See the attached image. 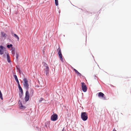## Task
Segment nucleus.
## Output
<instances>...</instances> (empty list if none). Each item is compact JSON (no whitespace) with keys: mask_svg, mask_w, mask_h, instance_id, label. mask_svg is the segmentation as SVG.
<instances>
[{"mask_svg":"<svg viewBox=\"0 0 131 131\" xmlns=\"http://www.w3.org/2000/svg\"><path fill=\"white\" fill-rule=\"evenodd\" d=\"M12 44H10V45H7V47L8 48H10V47H12Z\"/></svg>","mask_w":131,"mask_h":131,"instance_id":"obj_21","label":"nucleus"},{"mask_svg":"<svg viewBox=\"0 0 131 131\" xmlns=\"http://www.w3.org/2000/svg\"><path fill=\"white\" fill-rule=\"evenodd\" d=\"M23 81L24 82L23 85L24 87L27 90H28L29 89V84L28 83V81L27 79L24 78Z\"/></svg>","mask_w":131,"mask_h":131,"instance_id":"obj_2","label":"nucleus"},{"mask_svg":"<svg viewBox=\"0 0 131 131\" xmlns=\"http://www.w3.org/2000/svg\"><path fill=\"white\" fill-rule=\"evenodd\" d=\"M81 117V118L83 121L86 120L88 118L87 114L85 112L82 113Z\"/></svg>","mask_w":131,"mask_h":131,"instance_id":"obj_1","label":"nucleus"},{"mask_svg":"<svg viewBox=\"0 0 131 131\" xmlns=\"http://www.w3.org/2000/svg\"><path fill=\"white\" fill-rule=\"evenodd\" d=\"M55 4L56 6H57L58 5V0H55Z\"/></svg>","mask_w":131,"mask_h":131,"instance_id":"obj_19","label":"nucleus"},{"mask_svg":"<svg viewBox=\"0 0 131 131\" xmlns=\"http://www.w3.org/2000/svg\"><path fill=\"white\" fill-rule=\"evenodd\" d=\"M81 84V87L82 91L84 92H86L87 89V88L84 82H82Z\"/></svg>","mask_w":131,"mask_h":131,"instance_id":"obj_6","label":"nucleus"},{"mask_svg":"<svg viewBox=\"0 0 131 131\" xmlns=\"http://www.w3.org/2000/svg\"><path fill=\"white\" fill-rule=\"evenodd\" d=\"M14 37L16 38L18 41L19 40V37L16 34H14Z\"/></svg>","mask_w":131,"mask_h":131,"instance_id":"obj_18","label":"nucleus"},{"mask_svg":"<svg viewBox=\"0 0 131 131\" xmlns=\"http://www.w3.org/2000/svg\"><path fill=\"white\" fill-rule=\"evenodd\" d=\"M12 53L13 55V56L14 57L15 55V49L14 48H12Z\"/></svg>","mask_w":131,"mask_h":131,"instance_id":"obj_15","label":"nucleus"},{"mask_svg":"<svg viewBox=\"0 0 131 131\" xmlns=\"http://www.w3.org/2000/svg\"><path fill=\"white\" fill-rule=\"evenodd\" d=\"M34 91L33 89H31L30 91V96H33L34 94Z\"/></svg>","mask_w":131,"mask_h":131,"instance_id":"obj_13","label":"nucleus"},{"mask_svg":"<svg viewBox=\"0 0 131 131\" xmlns=\"http://www.w3.org/2000/svg\"><path fill=\"white\" fill-rule=\"evenodd\" d=\"M20 93H19V96H22L23 93V90L22 89L19 90Z\"/></svg>","mask_w":131,"mask_h":131,"instance_id":"obj_17","label":"nucleus"},{"mask_svg":"<svg viewBox=\"0 0 131 131\" xmlns=\"http://www.w3.org/2000/svg\"><path fill=\"white\" fill-rule=\"evenodd\" d=\"M113 131H117L115 128H114L113 130Z\"/></svg>","mask_w":131,"mask_h":131,"instance_id":"obj_25","label":"nucleus"},{"mask_svg":"<svg viewBox=\"0 0 131 131\" xmlns=\"http://www.w3.org/2000/svg\"><path fill=\"white\" fill-rule=\"evenodd\" d=\"M44 66V70L45 71V73L46 75L48 73L49 71V68L47 64L45 63H44L43 64Z\"/></svg>","mask_w":131,"mask_h":131,"instance_id":"obj_3","label":"nucleus"},{"mask_svg":"<svg viewBox=\"0 0 131 131\" xmlns=\"http://www.w3.org/2000/svg\"><path fill=\"white\" fill-rule=\"evenodd\" d=\"M18 103L19 104V106L20 109H24L26 108V107L25 106L23 105L22 104L21 102H20V101H19Z\"/></svg>","mask_w":131,"mask_h":131,"instance_id":"obj_10","label":"nucleus"},{"mask_svg":"<svg viewBox=\"0 0 131 131\" xmlns=\"http://www.w3.org/2000/svg\"><path fill=\"white\" fill-rule=\"evenodd\" d=\"M18 88L19 89V90H20L22 89V88H21V87L20 85L19 84V83H18Z\"/></svg>","mask_w":131,"mask_h":131,"instance_id":"obj_22","label":"nucleus"},{"mask_svg":"<svg viewBox=\"0 0 131 131\" xmlns=\"http://www.w3.org/2000/svg\"><path fill=\"white\" fill-rule=\"evenodd\" d=\"M7 61L8 62L10 63L11 62V60H10V57L8 54V52H7Z\"/></svg>","mask_w":131,"mask_h":131,"instance_id":"obj_11","label":"nucleus"},{"mask_svg":"<svg viewBox=\"0 0 131 131\" xmlns=\"http://www.w3.org/2000/svg\"><path fill=\"white\" fill-rule=\"evenodd\" d=\"M29 99V93L28 90H27L25 93V100L26 102Z\"/></svg>","mask_w":131,"mask_h":131,"instance_id":"obj_8","label":"nucleus"},{"mask_svg":"<svg viewBox=\"0 0 131 131\" xmlns=\"http://www.w3.org/2000/svg\"><path fill=\"white\" fill-rule=\"evenodd\" d=\"M1 35L2 37L4 38H6L7 36L6 34L3 32H1Z\"/></svg>","mask_w":131,"mask_h":131,"instance_id":"obj_12","label":"nucleus"},{"mask_svg":"<svg viewBox=\"0 0 131 131\" xmlns=\"http://www.w3.org/2000/svg\"><path fill=\"white\" fill-rule=\"evenodd\" d=\"M5 49V48L2 46H0V54L1 55L3 54Z\"/></svg>","mask_w":131,"mask_h":131,"instance_id":"obj_9","label":"nucleus"},{"mask_svg":"<svg viewBox=\"0 0 131 131\" xmlns=\"http://www.w3.org/2000/svg\"><path fill=\"white\" fill-rule=\"evenodd\" d=\"M98 96L100 98H101L103 100H106V98L105 95L102 92H100L98 94Z\"/></svg>","mask_w":131,"mask_h":131,"instance_id":"obj_4","label":"nucleus"},{"mask_svg":"<svg viewBox=\"0 0 131 131\" xmlns=\"http://www.w3.org/2000/svg\"><path fill=\"white\" fill-rule=\"evenodd\" d=\"M14 77L15 78L16 81L17 82V83L18 84V83H19V81L17 78V76L16 75H14Z\"/></svg>","mask_w":131,"mask_h":131,"instance_id":"obj_16","label":"nucleus"},{"mask_svg":"<svg viewBox=\"0 0 131 131\" xmlns=\"http://www.w3.org/2000/svg\"><path fill=\"white\" fill-rule=\"evenodd\" d=\"M74 70L75 72V73H77L78 75H79V76H80L81 74L79 72L76 70L75 69H73Z\"/></svg>","mask_w":131,"mask_h":131,"instance_id":"obj_14","label":"nucleus"},{"mask_svg":"<svg viewBox=\"0 0 131 131\" xmlns=\"http://www.w3.org/2000/svg\"><path fill=\"white\" fill-rule=\"evenodd\" d=\"M57 51H58V54L59 56L60 60L62 62L63 61V59L62 57V55L61 54V50L59 46H58V48L57 49Z\"/></svg>","mask_w":131,"mask_h":131,"instance_id":"obj_5","label":"nucleus"},{"mask_svg":"<svg viewBox=\"0 0 131 131\" xmlns=\"http://www.w3.org/2000/svg\"><path fill=\"white\" fill-rule=\"evenodd\" d=\"M16 59L17 60H18V58L19 56V55L17 52H16Z\"/></svg>","mask_w":131,"mask_h":131,"instance_id":"obj_20","label":"nucleus"},{"mask_svg":"<svg viewBox=\"0 0 131 131\" xmlns=\"http://www.w3.org/2000/svg\"><path fill=\"white\" fill-rule=\"evenodd\" d=\"M58 119V115L57 114H54L51 116V121H56Z\"/></svg>","mask_w":131,"mask_h":131,"instance_id":"obj_7","label":"nucleus"},{"mask_svg":"<svg viewBox=\"0 0 131 131\" xmlns=\"http://www.w3.org/2000/svg\"><path fill=\"white\" fill-rule=\"evenodd\" d=\"M16 69L17 70L19 71V72L20 73V74L21 73L20 72V69L17 66L16 67Z\"/></svg>","mask_w":131,"mask_h":131,"instance_id":"obj_23","label":"nucleus"},{"mask_svg":"<svg viewBox=\"0 0 131 131\" xmlns=\"http://www.w3.org/2000/svg\"><path fill=\"white\" fill-rule=\"evenodd\" d=\"M43 100V99L42 98H40V100H39V102H41Z\"/></svg>","mask_w":131,"mask_h":131,"instance_id":"obj_24","label":"nucleus"}]
</instances>
